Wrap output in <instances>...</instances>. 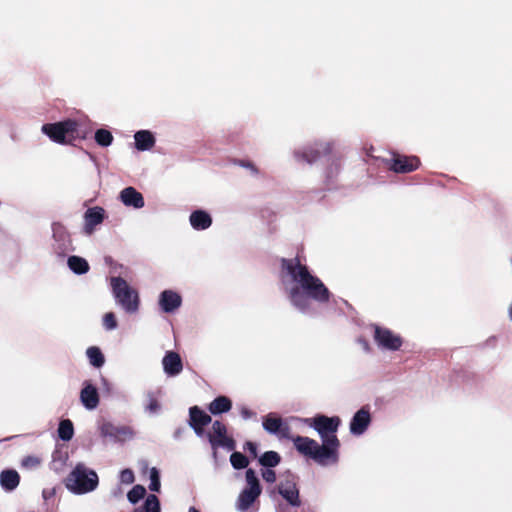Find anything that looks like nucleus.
I'll return each mask as SVG.
<instances>
[{
    "instance_id": "nucleus-24",
    "label": "nucleus",
    "mask_w": 512,
    "mask_h": 512,
    "mask_svg": "<svg viewBox=\"0 0 512 512\" xmlns=\"http://www.w3.org/2000/svg\"><path fill=\"white\" fill-rule=\"evenodd\" d=\"M231 408L232 401L227 396H218L208 405V410L213 415L228 412Z\"/></svg>"
},
{
    "instance_id": "nucleus-16",
    "label": "nucleus",
    "mask_w": 512,
    "mask_h": 512,
    "mask_svg": "<svg viewBox=\"0 0 512 512\" xmlns=\"http://www.w3.org/2000/svg\"><path fill=\"white\" fill-rule=\"evenodd\" d=\"M105 219V210L100 206L88 208L84 213V232L91 235L95 227Z\"/></svg>"
},
{
    "instance_id": "nucleus-2",
    "label": "nucleus",
    "mask_w": 512,
    "mask_h": 512,
    "mask_svg": "<svg viewBox=\"0 0 512 512\" xmlns=\"http://www.w3.org/2000/svg\"><path fill=\"white\" fill-rule=\"evenodd\" d=\"M42 132L53 142L62 145H72L77 140H84L88 134L87 129L73 119L44 124Z\"/></svg>"
},
{
    "instance_id": "nucleus-48",
    "label": "nucleus",
    "mask_w": 512,
    "mask_h": 512,
    "mask_svg": "<svg viewBox=\"0 0 512 512\" xmlns=\"http://www.w3.org/2000/svg\"><path fill=\"white\" fill-rule=\"evenodd\" d=\"M134 512H143V510H142V509L137 508V509H135V510H134Z\"/></svg>"
},
{
    "instance_id": "nucleus-40",
    "label": "nucleus",
    "mask_w": 512,
    "mask_h": 512,
    "mask_svg": "<svg viewBox=\"0 0 512 512\" xmlns=\"http://www.w3.org/2000/svg\"><path fill=\"white\" fill-rule=\"evenodd\" d=\"M237 165L250 169L254 174H258V168L250 161L247 160H237L235 162Z\"/></svg>"
},
{
    "instance_id": "nucleus-33",
    "label": "nucleus",
    "mask_w": 512,
    "mask_h": 512,
    "mask_svg": "<svg viewBox=\"0 0 512 512\" xmlns=\"http://www.w3.org/2000/svg\"><path fill=\"white\" fill-rule=\"evenodd\" d=\"M146 494V489L142 485H135L127 494L128 500L135 504L142 498H144Z\"/></svg>"
},
{
    "instance_id": "nucleus-20",
    "label": "nucleus",
    "mask_w": 512,
    "mask_h": 512,
    "mask_svg": "<svg viewBox=\"0 0 512 512\" xmlns=\"http://www.w3.org/2000/svg\"><path fill=\"white\" fill-rule=\"evenodd\" d=\"M120 199L124 205L140 209L144 207V198L134 187H126L120 193Z\"/></svg>"
},
{
    "instance_id": "nucleus-44",
    "label": "nucleus",
    "mask_w": 512,
    "mask_h": 512,
    "mask_svg": "<svg viewBox=\"0 0 512 512\" xmlns=\"http://www.w3.org/2000/svg\"><path fill=\"white\" fill-rule=\"evenodd\" d=\"M330 292L328 288L322 283V302L329 300Z\"/></svg>"
},
{
    "instance_id": "nucleus-12",
    "label": "nucleus",
    "mask_w": 512,
    "mask_h": 512,
    "mask_svg": "<svg viewBox=\"0 0 512 512\" xmlns=\"http://www.w3.org/2000/svg\"><path fill=\"white\" fill-rule=\"evenodd\" d=\"M262 424L263 428L270 434H276L281 438H291L289 425L274 413L265 416Z\"/></svg>"
},
{
    "instance_id": "nucleus-28",
    "label": "nucleus",
    "mask_w": 512,
    "mask_h": 512,
    "mask_svg": "<svg viewBox=\"0 0 512 512\" xmlns=\"http://www.w3.org/2000/svg\"><path fill=\"white\" fill-rule=\"evenodd\" d=\"M74 435V426L70 419L61 420L58 426V436L63 441H70Z\"/></svg>"
},
{
    "instance_id": "nucleus-42",
    "label": "nucleus",
    "mask_w": 512,
    "mask_h": 512,
    "mask_svg": "<svg viewBox=\"0 0 512 512\" xmlns=\"http://www.w3.org/2000/svg\"><path fill=\"white\" fill-rule=\"evenodd\" d=\"M159 403L156 399H152L148 405V409L151 411V412H156L158 409H159Z\"/></svg>"
},
{
    "instance_id": "nucleus-37",
    "label": "nucleus",
    "mask_w": 512,
    "mask_h": 512,
    "mask_svg": "<svg viewBox=\"0 0 512 512\" xmlns=\"http://www.w3.org/2000/svg\"><path fill=\"white\" fill-rule=\"evenodd\" d=\"M100 430L103 436L116 437L118 434V429L111 423H104Z\"/></svg>"
},
{
    "instance_id": "nucleus-34",
    "label": "nucleus",
    "mask_w": 512,
    "mask_h": 512,
    "mask_svg": "<svg viewBox=\"0 0 512 512\" xmlns=\"http://www.w3.org/2000/svg\"><path fill=\"white\" fill-rule=\"evenodd\" d=\"M143 508V512H160V502L157 496L154 494L148 495Z\"/></svg>"
},
{
    "instance_id": "nucleus-30",
    "label": "nucleus",
    "mask_w": 512,
    "mask_h": 512,
    "mask_svg": "<svg viewBox=\"0 0 512 512\" xmlns=\"http://www.w3.org/2000/svg\"><path fill=\"white\" fill-rule=\"evenodd\" d=\"M281 461L280 455L275 451H267L259 458V463L267 468L277 466Z\"/></svg>"
},
{
    "instance_id": "nucleus-23",
    "label": "nucleus",
    "mask_w": 512,
    "mask_h": 512,
    "mask_svg": "<svg viewBox=\"0 0 512 512\" xmlns=\"http://www.w3.org/2000/svg\"><path fill=\"white\" fill-rule=\"evenodd\" d=\"M190 224L196 230H205L212 224L211 216L203 210H196L190 215Z\"/></svg>"
},
{
    "instance_id": "nucleus-25",
    "label": "nucleus",
    "mask_w": 512,
    "mask_h": 512,
    "mask_svg": "<svg viewBox=\"0 0 512 512\" xmlns=\"http://www.w3.org/2000/svg\"><path fill=\"white\" fill-rule=\"evenodd\" d=\"M2 487L7 491L14 490L20 482V476L15 470H4L0 475Z\"/></svg>"
},
{
    "instance_id": "nucleus-45",
    "label": "nucleus",
    "mask_w": 512,
    "mask_h": 512,
    "mask_svg": "<svg viewBox=\"0 0 512 512\" xmlns=\"http://www.w3.org/2000/svg\"><path fill=\"white\" fill-rule=\"evenodd\" d=\"M241 415L243 418L248 419V418H251L252 416H254V413L251 410H249L248 408H242Z\"/></svg>"
},
{
    "instance_id": "nucleus-31",
    "label": "nucleus",
    "mask_w": 512,
    "mask_h": 512,
    "mask_svg": "<svg viewBox=\"0 0 512 512\" xmlns=\"http://www.w3.org/2000/svg\"><path fill=\"white\" fill-rule=\"evenodd\" d=\"M95 141L98 145L102 147H107L111 145L113 141V135L109 130L106 129H98L95 132Z\"/></svg>"
},
{
    "instance_id": "nucleus-36",
    "label": "nucleus",
    "mask_w": 512,
    "mask_h": 512,
    "mask_svg": "<svg viewBox=\"0 0 512 512\" xmlns=\"http://www.w3.org/2000/svg\"><path fill=\"white\" fill-rule=\"evenodd\" d=\"M103 325L107 330H113L117 327L116 316L113 312H108L103 317Z\"/></svg>"
},
{
    "instance_id": "nucleus-7",
    "label": "nucleus",
    "mask_w": 512,
    "mask_h": 512,
    "mask_svg": "<svg viewBox=\"0 0 512 512\" xmlns=\"http://www.w3.org/2000/svg\"><path fill=\"white\" fill-rule=\"evenodd\" d=\"M211 447L216 450L219 447L233 451L236 447L235 440L227 435V427L221 421H214L212 431L207 434Z\"/></svg>"
},
{
    "instance_id": "nucleus-15",
    "label": "nucleus",
    "mask_w": 512,
    "mask_h": 512,
    "mask_svg": "<svg viewBox=\"0 0 512 512\" xmlns=\"http://www.w3.org/2000/svg\"><path fill=\"white\" fill-rule=\"evenodd\" d=\"M371 423V415L368 406L360 408L350 422V432L353 435H362Z\"/></svg>"
},
{
    "instance_id": "nucleus-6",
    "label": "nucleus",
    "mask_w": 512,
    "mask_h": 512,
    "mask_svg": "<svg viewBox=\"0 0 512 512\" xmlns=\"http://www.w3.org/2000/svg\"><path fill=\"white\" fill-rule=\"evenodd\" d=\"M246 482L247 487L242 490L237 500V507L241 511L249 509L262 491L259 479L251 468L246 471Z\"/></svg>"
},
{
    "instance_id": "nucleus-26",
    "label": "nucleus",
    "mask_w": 512,
    "mask_h": 512,
    "mask_svg": "<svg viewBox=\"0 0 512 512\" xmlns=\"http://www.w3.org/2000/svg\"><path fill=\"white\" fill-rule=\"evenodd\" d=\"M67 263L69 268L76 274H85L89 270L88 262L79 256H70Z\"/></svg>"
},
{
    "instance_id": "nucleus-17",
    "label": "nucleus",
    "mask_w": 512,
    "mask_h": 512,
    "mask_svg": "<svg viewBox=\"0 0 512 512\" xmlns=\"http://www.w3.org/2000/svg\"><path fill=\"white\" fill-rule=\"evenodd\" d=\"M278 492L291 506L298 507L301 505L299 490L293 480L287 479L284 482H280Z\"/></svg>"
},
{
    "instance_id": "nucleus-22",
    "label": "nucleus",
    "mask_w": 512,
    "mask_h": 512,
    "mask_svg": "<svg viewBox=\"0 0 512 512\" xmlns=\"http://www.w3.org/2000/svg\"><path fill=\"white\" fill-rule=\"evenodd\" d=\"M135 146L139 151L150 150L155 145V137L149 130H140L135 133Z\"/></svg>"
},
{
    "instance_id": "nucleus-8",
    "label": "nucleus",
    "mask_w": 512,
    "mask_h": 512,
    "mask_svg": "<svg viewBox=\"0 0 512 512\" xmlns=\"http://www.w3.org/2000/svg\"><path fill=\"white\" fill-rule=\"evenodd\" d=\"M389 170L395 173H410L417 170L421 164L417 156H407L399 153H393L391 158L385 160Z\"/></svg>"
},
{
    "instance_id": "nucleus-4",
    "label": "nucleus",
    "mask_w": 512,
    "mask_h": 512,
    "mask_svg": "<svg viewBox=\"0 0 512 512\" xmlns=\"http://www.w3.org/2000/svg\"><path fill=\"white\" fill-rule=\"evenodd\" d=\"M98 482V475L95 471L78 464L66 477L65 486L75 494H85L95 490Z\"/></svg>"
},
{
    "instance_id": "nucleus-21",
    "label": "nucleus",
    "mask_w": 512,
    "mask_h": 512,
    "mask_svg": "<svg viewBox=\"0 0 512 512\" xmlns=\"http://www.w3.org/2000/svg\"><path fill=\"white\" fill-rule=\"evenodd\" d=\"M82 404L87 409H95L99 404V394L97 389L90 383H86L80 393Z\"/></svg>"
},
{
    "instance_id": "nucleus-35",
    "label": "nucleus",
    "mask_w": 512,
    "mask_h": 512,
    "mask_svg": "<svg viewBox=\"0 0 512 512\" xmlns=\"http://www.w3.org/2000/svg\"><path fill=\"white\" fill-rule=\"evenodd\" d=\"M149 489L154 492H158L160 490V476L156 468H152L150 471Z\"/></svg>"
},
{
    "instance_id": "nucleus-1",
    "label": "nucleus",
    "mask_w": 512,
    "mask_h": 512,
    "mask_svg": "<svg viewBox=\"0 0 512 512\" xmlns=\"http://www.w3.org/2000/svg\"><path fill=\"white\" fill-rule=\"evenodd\" d=\"M279 277L290 302L300 311H308L314 301L320 300V280L298 257L280 259Z\"/></svg>"
},
{
    "instance_id": "nucleus-27",
    "label": "nucleus",
    "mask_w": 512,
    "mask_h": 512,
    "mask_svg": "<svg viewBox=\"0 0 512 512\" xmlns=\"http://www.w3.org/2000/svg\"><path fill=\"white\" fill-rule=\"evenodd\" d=\"M295 157L299 162H305L308 164H312L316 162L319 158V151L317 149L312 148H304L303 150H299L295 152Z\"/></svg>"
},
{
    "instance_id": "nucleus-9",
    "label": "nucleus",
    "mask_w": 512,
    "mask_h": 512,
    "mask_svg": "<svg viewBox=\"0 0 512 512\" xmlns=\"http://www.w3.org/2000/svg\"><path fill=\"white\" fill-rule=\"evenodd\" d=\"M374 340L381 348L392 351L399 350L403 343L401 336L380 326L374 327Z\"/></svg>"
},
{
    "instance_id": "nucleus-41",
    "label": "nucleus",
    "mask_w": 512,
    "mask_h": 512,
    "mask_svg": "<svg viewBox=\"0 0 512 512\" xmlns=\"http://www.w3.org/2000/svg\"><path fill=\"white\" fill-rule=\"evenodd\" d=\"M245 449L248 450L253 457L257 456V445L251 441L246 442Z\"/></svg>"
},
{
    "instance_id": "nucleus-46",
    "label": "nucleus",
    "mask_w": 512,
    "mask_h": 512,
    "mask_svg": "<svg viewBox=\"0 0 512 512\" xmlns=\"http://www.w3.org/2000/svg\"><path fill=\"white\" fill-rule=\"evenodd\" d=\"M188 512H200V511L195 507H190Z\"/></svg>"
},
{
    "instance_id": "nucleus-19",
    "label": "nucleus",
    "mask_w": 512,
    "mask_h": 512,
    "mask_svg": "<svg viewBox=\"0 0 512 512\" xmlns=\"http://www.w3.org/2000/svg\"><path fill=\"white\" fill-rule=\"evenodd\" d=\"M181 303V296L172 290H164L160 294L159 305L165 313H171L175 311L181 306Z\"/></svg>"
},
{
    "instance_id": "nucleus-29",
    "label": "nucleus",
    "mask_w": 512,
    "mask_h": 512,
    "mask_svg": "<svg viewBox=\"0 0 512 512\" xmlns=\"http://www.w3.org/2000/svg\"><path fill=\"white\" fill-rule=\"evenodd\" d=\"M86 355L92 366L100 368L105 363V358L101 350L96 346H91L87 349Z\"/></svg>"
},
{
    "instance_id": "nucleus-3",
    "label": "nucleus",
    "mask_w": 512,
    "mask_h": 512,
    "mask_svg": "<svg viewBox=\"0 0 512 512\" xmlns=\"http://www.w3.org/2000/svg\"><path fill=\"white\" fill-rule=\"evenodd\" d=\"M340 423L338 416L322 415V466L336 464L339 460L340 441L335 433Z\"/></svg>"
},
{
    "instance_id": "nucleus-39",
    "label": "nucleus",
    "mask_w": 512,
    "mask_h": 512,
    "mask_svg": "<svg viewBox=\"0 0 512 512\" xmlns=\"http://www.w3.org/2000/svg\"><path fill=\"white\" fill-rule=\"evenodd\" d=\"M262 478L268 483H274L276 481V473L274 470L267 468L262 470Z\"/></svg>"
},
{
    "instance_id": "nucleus-5",
    "label": "nucleus",
    "mask_w": 512,
    "mask_h": 512,
    "mask_svg": "<svg viewBox=\"0 0 512 512\" xmlns=\"http://www.w3.org/2000/svg\"><path fill=\"white\" fill-rule=\"evenodd\" d=\"M111 288L118 304L127 312L135 313L139 308V295L122 277L111 278Z\"/></svg>"
},
{
    "instance_id": "nucleus-13",
    "label": "nucleus",
    "mask_w": 512,
    "mask_h": 512,
    "mask_svg": "<svg viewBox=\"0 0 512 512\" xmlns=\"http://www.w3.org/2000/svg\"><path fill=\"white\" fill-rule=\"evenodd\" d=\"M212 418L198 406H192L189 409V425L196 435H204V427L211 423Z\"/></svg>"
},
{
    "instance_id": "nucleus-32",
    "label": "nucleus",
    "mask_w": 512,
    "mask_h": 512,
    "mask_svg": "<svg viewBox=\"0 0 512 512\" xmlns=\"http://www.w3.org/2000/svg\"><path fill=\"white\" fill-rule=\"evenodd\" d=\"M230 462L233 468L238 470L246 468L249 464L248 458L240 452H233L230 456Z\"/></svg>"
},
{
    "instance_id": "nucleus-38",
    "label": "nucleus",
    "mask_w": 512,
    "mask_h": 512,
    "mask_svg": "<svg viewBox=\"0 0 512 512\" xmlns=\"http://www.w3.org/2000/svg\"><path fill=\"white\" fill-rule=\"evenodd\" d=\"M120 480L122 483L131 484L134 482L135 477L131 469H124L121 471Z\"/></svg>"
},
{
    "instance_id": "nucleus-18",
    "label": "nucleus",
    "mask_w": 512,
    "mask_h": 512,
    "mask_svg": "<svg viewBox=\"0 0 512 512\" xmlns=\"http://www.w3.org/2000/svg\"><path fill=\"white\" fill-rule=\"evenodd\" d=\"M164 372L168 376H176L183 370V363L180 355L174 351H168L162 359Z\"/></svg>"
},
{
    "instance_id": "nucleus-43",
    "label": "nucleus",
    "mask_w": 512,
    "mask_h": 512,
    "mask_svg": "<svg viewBox=\"0 0 512 512\" xmlns=\"http://www.w3.org/2000/svg\"><path fill=\"white\" fill-rule=\"evenodd\" d=\"M320 426H321V423H320V415H319V414H317V415H315V416H314V418H313V427H314V429H315L318 433H320Z\"/></svg>"
},
{
    "instance_id": "nucleus-47",
    "label": "nucleus",
    "mask_w": 512,
    "mask_h": 512,
    "mask_svg": "<svg viewBox=\"0 0 512 512\" xmlns=\"http://www.w3.org/2000/svg\"><path fill=\"white\" fill-rule=\"evenodd\" d=\"M509 316H510V318H511V320H512V305H511V306H510V308H509Z\"/></svg>"
},
{
    "instance_id": "nucleus-14",
    "label": "nucleus",
    "mask_w": 512,
    "mask_h": 512,
    "mask_svg": "<svg viewBox=\"0 0 512 512\" xmlns=\"http://www.w3.org/2000/svg\"><path fill=\"white\" fill-rule=\"evenodd\" d=\"M290 439L293 440L294 446L301 454L320 461V445L315 440L303 436Z\"/></svg>"
},
{
    "instance_id": "nucleus-10",
    "label": "nucleus",
    "mask_w": 512,
    "mask_h": 512,
    "mask_svg": "<svg viewBox=\"0 0 512 512\" xmlns=\"http://www.w3.org/2000/svg\"><path fill=\"white\" fill-rule=\"evenodd\" d=\"M322 158H325L326 167V177L328 180L336 177L340 171L341 167V153L335 148L334 143H327L324 148H322Z\"/></svg>"
},
{
    "instance_id": "nucleus-11",
    "label": "nucleus",
    "mask_w": 512,
    "mask_h": 512,
    "mask_svg": "<svg viewBox=\"0 0 512 512\" xmlns=\"http://www.w3.org/2000/svg\"><path fill=\"white\" fill-rule=\"evenodd\" d=\"M53 238L56 242L54 246L55 252L60 256H65L72 250V241L65 226L59 222L52 224Z\"/></svg>"
}]
</instances>
